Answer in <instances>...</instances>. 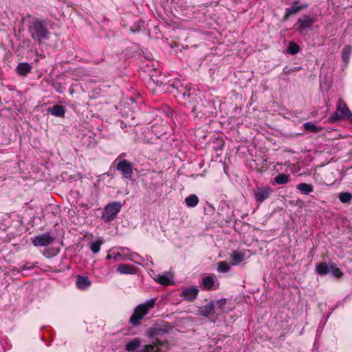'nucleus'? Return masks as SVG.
Instances as JSON below:
<instances>
[{
  "mask_svg": "<svg viewBox=\"0 0 352 352\" xmlns=\"http://www.w3.org/2000/svg\"><path fill=\"white\" fill-rule=\"evenodd\" d=\"M28 30L33 41L38 45H43L50 38V32L47 28V19L32 17L28 25Z\"/></svg>",
  "mask_w": 352,
  "mask_h": 352,
  "instance_id": "1",
  "label": "nucleus"
},
{
  "mask_svg": "<svg viewBox=\"0 0 352 352\" xmlns=\"http://www.w3.org/2000/svg\"><path fill=\"white\" fill-rule=\"evenodd\" d=\"M168 332L167 330L157 326L150 327L146 334L152 339V342L151 344H146L140 352H165L169 350L168 344L159 339V337L167 334Z\"/></svg>",
  "mask_w": 352,
  "mask_h": 352,
  "instance_id": "2",
  "label": "nucleus"
},
{
  "mask_svg": "<svg viewBox=\"0 0 352 352\" xmlns=\"http://www.w3.org/2000/svg\"><path fill=\"white\" fill-rule=\"evenodd\" d=\"M164 90L173 94L179 103L185 107L190 102L191 96L196 94L195 89L184 86L179 81L168 84L167 87Z\"/></svg>",
  "mask_w": 352,
  "mask_h": 352,
  "instance_id": "3",
  "label": "nucleus"
},
{
  "mask_svg": "<svg viewBox=\"0 0 352 352\" xmlns=\"http://www.w3.org/2000/svg\"><path fill=\"white\" fill-rule=\"evenodd\" d=\"M186 107L193 113L195 117L202 118L208 116L210 113L209 102L202 100L197 94L191 96L190 101Z\"/></svg>",
  "mask_w": 352,
  "mask_h": 352,
  "instance_id": "4",
  "label": "nucleus"
},
{
  "mask_svg": "<svg viewBox=\"0 0 352 352\" xmlns=\"http://www.w3.org/2000/svg\"><path fill=\"white\" fill-rule=\"evenodd\" d=\"M156 298H151L144 303L138 305L134 309L133 315L129 319L130 323L133 326L140 324V320L148 314V311L155 306Z\"/></svg>",
  "mask_w": 352,
  "mask_h": 352,
  "instance_id": "5",
  "label": "nucleus"
},
{
  "mask_svg": "<svg viewBox=\"0 0 352 352\" xmlns=\"http://www.w3.org/2000/svg\"><path fill=\"white\" fill-rule=\"evenodd\" d=\"M341 120H346L352 123V113L344 100L342 98H339L336 105V111L329 117V120L331 122H336Z\"/></svg>",
  "mask_w": 352,
  "mask_h": 352,
  "instance_id": "6",
  "label": "nucleus"
},
{
  "mask_svg": "<svg viewBox=\"0 0 352 352\" xmlns=\"http://www.w3.org/2000/svg\"><path fill=\"white\" fill-rule=\"evenodd\" d=\"M317 19L316 15L304 14L297 20L294 28L300 35L306 34L308 30L312 28L314 23L316 22Z\"/></svg>",
  "mask_w": 352,
  "mask_h": 352,
  "instance_id": "7",
  "label": "nucleus"
},
{
  "mask_svg": "<svg viewBox=\"0 0 352 352\" xmlns=\"http://www.w3.org/2000/svg\"><path fill=\"white\" fill-rule=\"evenodd\" d=\"M122 204L120 201H113L106 205L103 209L101 218L105 223L113 221L120 211Z\"/></svg>",
  "mask_w": 352,
  "mask_h": 352,
  "instance_id": "8",
  "label": "nucleus"
},
{
  "mask_svg": "<svg viewBox=\"0 0 352 352\" xmlns=\"http://www.w3.org/2000/svg\"><path fill=\"white\" fill-rule=\"evenodd\" d=\"M114 163L116 164V170L121 173L124 178L131 179L133 174V165L130 162L127 161L126 160L116 159L114 161Z\"/></svg>",
  "mask_w": 352,
  "mask_h": 352,
  "instance_id": "9",
  "label": "nucleus"
},
{
  "mask_svg": "<svg viewBox=\"0 0 352 352\" xmlns=\"http://www.w3.org/2000/svg\"><path fill=\"white\" fill-rule=\"evenodd\" d=\"M54 237L51 236L50 232L37 235L31 239L32 244L36 247L49 245L54 242Z\"/></svg>",
  "mask_w": 352,
  "mask_h": 352,
  "instance_id": "10",
  "label": "nucleus"
},
{
  "mask_svg": "<svg viewBox=\"0 0 352 352\" xmlns=\"http://www.w3.org/2000/svg\"><path fill=\"white\" fill-rule=\"evenodd\" d=\"M253 192L256 201L258 203H262L269 198L272 190L270 186L257 187L254 189Z\"/></svg>",
  "mask_w": 352,
  "mask_h": 352,
  "instance_id": "11",
  "label": "nucleus"
},
{
  "mask_svg": "<svg viewBox=\"0 0 352 352\" xmlns=\"http://www.w3.org/2000/svg\"><path fill=\"white\" fill-rule=\"evenodd\" d=\"M308 6V3H304L299 4L298 1H294L290 7L285 9L284 15L285 20H287L291 15L296 14L300 10L307 8Z\"/></svg>",
  "mask_w": 352,
  "mask_h": 352,
  "instance_id": "12",
  "label": "nucleus"
},
{
  "mask_svg": "<svg viewBox=\"0 0 352 352\" xmlns=\"http://www.w3.org/2000/svg\"><path fill=\"white\" fill-rule=\"evenodd\" d=\"M199 289L197 286L185 288L180 293V296L188 302H193L197 297Z\"/></svg>",
  "mask_w": 352,
  "mask_h": 352,
  "instance_id": "13",
  "label": "nucleus"
},
{
  "mask_svg": "<svg viewBox=\"0 0 352 352\" xmlns=\"http://www.w3.org/2000/svg\"><path fill=\"white\" fill-rule=\"evenodd\" d=\"M214 302L212 300L204 306L199 307L197 310V314L201 316L208 318L209 316L214 312Z\"/></svg>",
  "mask_w": 352,
  "mask_h": 352,
  "instance_id": "14",
  "label": "nucleus"
},
{
  "mask_svg": "<svg viewBox=\"0 0 352 352\" xmlns=\"http://www.w3.org/2000/svg\"><path fill=\"white\" fill-rule=\"evenodd\" d=\"M332 261H329L328 263L326 262H321L317 263L316 265V272L320 276H326L331 271V263Z\"/></svg>",
  "mask_w": 352,
  "mask_h": 352,
  "instance_id": "15",
  "label": "nucleus"
},
{
  "mask_svg": "<svg viewBox=\"0 0 352 352\" xmlns=\"http://www.w3.org/2000/svg\"><path fill=\"white\" fill-rule=\"evenodd\" d=\"M32 69V66L28 63H20L16 68V73L21 76H26Z\"/></svg>",
  "mask_w": 352,
  "mask_h": 352,
  "instance_id": "16",
  "label": "nucleus"
},
{
  "mask_svg": "<svg viewBox=\"0 0 352 352\" xmlns=\"http://www.w3.org/2000/svg\"><path fill=\"white\" fill-rule=\"evenodd\" d=\"M91 284V280L88 276L78 275L76 276V285L80 289H86Z\"/></svg>",
  "mask_w": 352,
  "mask_h": 352,
  "instance_id": "17",
  "label": "nucleus"
},
{
  "mask_svg": "<svg viewBox=\"0 0 352 352\" xmlns=\"http://www.w3.org/2000/svg\"><path fill=\"white\" fill-rule=\"evenodd\" d=\"M116 271L123 274H133L135 273V268L129 264H120L118 266Z\"/></svg>",
  "mask_w": 352,
  "mask_h": 352,
  "instance_id": "18",
  "label": "nucleus"
},
{
  "mask_svg": "<svg viewBox=\"0 0 352 352\" xmlns=\"http://www.w3.org/2000/svg\"><path fill=\"white\" fill-rule=\"evenodd\" d=\"M47 111L56 117H63L66 112L65 107L59 104H55L52 107L49 108Z\"/></svg>",
  "mask_w": 352,
  "mask_h": 352,
  "instance_id": "19",
  "label": "nucleus"
},
{
  "mask_svg": "<svg viewBox=\"0 0 352 352\" xmlns=\"http://www.w3.org/2000/svg\"><path fill=\"white\" fill-rule=\"evenodd\" d=\"M141 342L139 338H134L129 341L125 346V349L129 352H133L135 351L139 346H140Z\"/></svg>",
  "mask_w": 352,
  "mask_h": 352,
  "instance_id": "20",
  "label": "nucleus"
},
{
  "mask_svg": "<svg viewBox=\"0 0 352 352\" xmlns=\"http://www.w3.org/2000/svg\"><path fill=\"white\" fill-rule=\"evenodd\" d=\"M296 188L305 195H309L314 190V186L311 184L307 183H300L298 184Z\"/></svg>",
  "mask_w": 352,
  "mask_h": 352,
  "instance_id": "21",
  "label": "nucleus"
},
{
  "mask_svg": "<svg viewBox=\"0 0 352 352\" xmlns=\"http://www.w3.org/2000/svg\"><path fill=\"white\" fill-rule=\"evenodd\" d=\"M304 129L311 133H317L322 129V127L315 125L312 122H307L303 124Z\"/></svg>",
  "mask_w": 352,
  "mask_h": 352,
  "instance_id": "22",
  "label": "nucleus"
},
{
  "mask_svg": "<svg viewBox=\"0 0 352 352\" xmlns=\"http://www.w3.org/2000/svg\"><path fill=\"white\" fill-rule=\"evenodd\" d=\"M185 203L187 206L193 208L199 203V198L196 195H190L185 199Z\"/></svg>",
  "mask_w": 352,
  "mask_h": 352,
  "instance_id": "23",
  "label": "nucleus"
},
{
  "mask_svg": "<svg viewBox=\"0 0 352 352\" xmlns=\"http://www.w3.org/2000/svg\"><path fill=\"white\" fill-rule=\"evenodd\" d=\"M231 258L235 261L232 264L238 265L245 259V253L238 251H233L231 254Z\"/></svg>",
  "mask_w": 352,
  "mask_h": 352,
  "instance_id": "24",
  "label": "nucleus"
},
{
  "mask_svg": "<svg viewBox=\"0 0 352 352\" xmlns=\"http://www.w3.org/2000/svg\"><path fill=\"white\" fill-rule=\"evenodd\" d=\"M352 53V47L349 45H346L342 52V58L345 63L349 60L350 56Z\"/></svg>",
  "mask_w": 352,
  "mask_h": 352,
  "instance_id": "25",
  "label": "nucleus"
},
{
  "mask_svg": "<svg viewBox=\"0 0 352 352\" xmlns=\"http://www.w3.org/2000/svg\"><path fill=\"white\" fill-rule=\"evenodd\" d=\"M289 175L288 174L278 173L274 177V182L277 184H285L289 182Z\"/></svg>",
  "mask_w": 352,
  "mask_h": 352,
  "instance_id": "26",
  "label": "nucleus"
},
{
  "mask_svg": "<svg viewBox=\"0 0 352 352\" xmlns=\"http://www.w3.org/2000/svg\"><path fill=\"white\" fill-rule=\"evenodd\" d=\"M300 51L299 45L294 41H290L287 47V52L292 55H295Z\"/></svg>",
  "mask_w": 352,
  "mask_h": 352,
  "instance_id": "27",
  "label": "nucleus"
},
{
  "mask_svg": "<svg viewBox=\"0 0 352 352\" xmlns=\"http://www.w3.org/2000/svg\"><path fill=\"white\" fill-rule=\"evenodd\" d=\"M202 285L205 289L210 290L214 285V278L211 276H206L202 280Z\"/></svg>",
  "mask_w": 352,
  "mask_h": 352,
  "instance_id": "28",
  "label": "nucleus"
},
{
  "mask_svg": "<svg viewBox=\"0 0 352 352\" xmlns=\"http://www.w3.org/2000/svg\"><path fill=\"white\" fill-rule=\"evenodd\" d=\"M331 271L330 273L334 277L339 278L343 276V273L342 271L337 267V265L334 262H331Z\"/></svg>",
  "mask_w": 352,
  "mask_h": 352,
  "instance_id": "29",
  "label": "nucleus"
},
{
  "mask_svg": "<svg viewBox=\"0 0 352 352\" xmlns=\"http://www.w3.org/2000/svg\"><path fill=\"white\" fill-rule=\"evenodd\" d=\"M150 79H151V80H152L154 84H155L156 85H157L159 87L163 85L164 86L163 89L164 88L167 87V85L164 84L163 82V80H162V78H160V76H157L155 74H151L150 76Z\"/></svg>",
  "mask_w": 352,
  "mask_h": 352,
  "instance_id": "30",
  "label": "nucleus"
},
{
  "mask_svg": "<svg viewBox=\"0 0 352 352\" xmlns=\"http://www.w3.org/2000/svg\"><path fill=\"white\" fill-rule=\"evenodd\" d=\"M339 199L342 203H349L352 199V194L348 192H341Z\"/></svg>",
  "mask_w": 352,
  "mask_h": 352,
  "instance_id": "31",
  "label": "nucleus"
},
{
  "mask_svg": "<svg viewBox=\"0 0 352 352\" xmlns=\"http://www.w3.org/2000/svg\"><path fill=\"white\" fill-rule=\"evenodd\" d=\"M102 243L101 240H97L95 242H91L90 245V249L94 254L98 253L100 250V246Z\"/></svg>",
  "mask_w": 352,
  "mask_h": 352,
  "instance_id": "32",
  "label": "nucleus"
},
{
  "mask_svg": "<svg viewBox=\"0 0 352 352\" xmlns=\"http://www.w3.org/2000/svg\"><path fill=\"white\" fill-rule=\"evenodd\" d=\"M230 270V266L225 261H221L219 263L218 265V271L221 273L228 272Z\"/></svg>",
  "mask_w": 352,
  "mask_h": 352,
  "instance_id": "33",
  "label": "nucleus"
},
{
  "mask_svg": "<svg viewBox=\"0 0 352 352\" xmlns=\"http://www.w3.org/2000/svg\"><path fill=\"white\" fill-rule=\"evenodd\" d=\"M158 283L164 285H169L171 284V281L169 277L166 275H160L158 278Z\"/></svg>",
  "mask_w": 352,
  "mask_h": 352,
  "instance_id": "34",
  "label": "nucleus"
},
{
  "mask_svg": "<svg viewBox=\"0 0 352 352\" xmlns=\"http://www.w3.org/2000/svg\"><path fill=\"white\" fill-rule=\"evenodd\" d=\"M121 254L119 252L117 253H112V254H108L106 256L107 260L113 259V261H116L118 260L120 257H121Z\"/></svg>",
  "mask_w": 352,
  "mask_h": 352,
  "instance_id": "35",
  "label": "nucleus"
},
{
  "mask_svg": "<svg viewBox=\"0 0 352 352\" xmlns=\"http://www.w3.org/2000/svg\"><path fill=\"white\" fill-rule=\"evenodd\" d=\"M226 302H227V300L226 298H221L220 300H219L217 301V305L219 306V308L221 310V311H223L224 309H225V305H226Z\"/></svg>",
  "mask_w": 352,
  "mask_h": 352,
  "instance_id": "36",
  "label": "nucleus"
},
{
  "mask_svg": "<svg viewBox=\"0 0 352 352\" xmlns=\"http://www.w3.org/2000/svg\"><path fill=\"white\" fill-rule=\"evenodd\" d=\"M283 73L288 75L289 74H291L292 72L294 71V69L292 68V67H289L288 66H285L284 68H283Z\"/></svg>",
  "mask_w": 352,
  "mask_h": 352,
  "instance_id": "37",
  "label": "nucleus"
},
{
  "mask_svg": "<svg viewBox=\"0 0 352 352\" xmlns=\"http://www.w3.org/2000/svg\"><path fill=\"white\" fill-rule=\"evenodd\" d=\"M53 87L56 89V91L60 93L61 91L60 90V83H53Z\"/></svg>",
  "mask_w": 352,
  "mask_h": 352,
  "instance_id": "38",
  "label": "nucleus"
},
{
  "mask_svg": "<svg viewBox=\"0 0 352 352\" xmlns=\"http://www.w3.org/2000/svg\"><path fill=\"white\" fill-rule=\"evenodd\" d=\"M36 56H37L38 57L41 58H45V56H44V55H43V54H39V55H38V54L36 53Z\"/></svg>",
  "mask_w": 352,
  "mask_h": 352,
  "instance_id": "39",
  "label": "nucleus"
},
{
  "mask_svg": "<svg viewBox=\"0 0 352 352\" xmlns=\"http://www.w3.org/2000/svg\"><path fill=\"white\" fill-rule=\"evenodd\" d=\"M124 156H125V153H122L121 155H120V156L117 159L122 160L121 157H124Z\"/></svg>",
  "mask_w": 352,
  "mask_h": 352,
  "instance_id": "40",
  "label": "nucleus"
}]
</instances>
